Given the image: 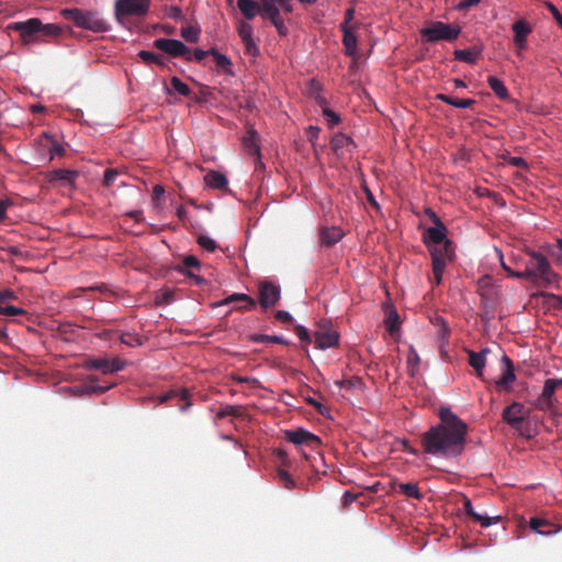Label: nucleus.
<instances>
[{
    "instance_id": "nucleus-37",
    "label": "nucleus",
    "mask_w": 562,
    "mask_h": 562,
    "mask_svg": "<svg viewBox=\"0 0 562 562\" xmlns=\"http://www.w3.org/2000/svg\"><path fill=\"white\" fill-rule=\"evenodd\" d=\"M61 33V27L57 24L48 23L43 24V27L40 33L41 37H56L59 36Z\"/></svg>"
},
{
    "instance_id": "nucleus-9",
    "label": "nucleus",
    "mask_w": 562,
    "mask_h": 562,
    "mask_svg": "<svg viewBox=\"0 0 562 562\" xmlns=\"http://www.w3.org/2000/svg\"><path fill=\"white\" fill-rule=\"evenodd\" d=\"M43 23L37 18H32L26 21H19L10 24L9 29L20 34L21 40L25 43H32L40 38V33Z\"/></svg>"
},
{
    "instance_id": "nucleus-47",
    "label": "nucleus",
    "mask_w": 562,
    "mask_h": 562,
    "mask_svg": "<svg viewBox=\"0 0 562 562\" xmlns=\"http://www.w3.org/2000/svg\"><path fill=\"white\" fill-rule=\"evenodd\" d=\"M419 361L420 359L418 353L416 352L415 349L411 348V351L407 357V367L412 375L414 374L415 369L418 367Z\"/></svg>"
},
{
    "instance_id": "nucleus-21",
    "label": "nucleus",
    "mask_w": 562,
    "mask_h": 562,
    "mask_svg": "<svg viewBox=\"0 0 562 562\" xmlns=\"http://www.w3.org/2000/svg\"><path fill=\"white\" fill-rule=\"evenodd\" d=\"M529 528L541 536H550L560 531V525H557L541 517H532L529 520Z\"/></svg>"
},
{
    "instance_id": "nucleus-49",
    "label": "nucleus",
    "mask_w": 562,
    "mask_h": 562,
    "mask_svg": "<svg viewBox=\"0 0 562 562\" xmlns=\"http://www.w3.org/2000/svg\"><path fill=\"white\" fill-rule=\"evenodd\" d=\"M294 331H295V334L297 335V337L300 338V340H301L302 342H305V344H307V345H308V344H311V341H312V337H311V335H310V333H308L307 328H305V327H304V326H302V325H296V326L294 327Z\"/></svg>"
},
{
    "instance_id": "nucleus-52",
    "label": "nucleus",
    "mask_w": 562,
    "mask_h": 562,
    "mask_svg": "<svg viewBox=\"0 0 562 562\" xmlns=\"http://www.w3.org/2000/svg\"><path fill=\"white\" fill-rule=\"evenodd\" d=\"M306 402H307V404L313 406L318 414H321L323 416H327L328 408L325 405H323L321 402H318L317 400H315L313 397H307Z\"/></svg>"
},
{
    "instance_id": "nucleus-5",
    "label": "nucleus",
    "mask_w": 562,
    "mask_h": 562,
    "mask_svg": "<svg viewBox=\"0 0 562 562\" xmlns=\"http://www.w3.org/2000/svg\"><path fill=\"white\" fill-rule=\"evenodd\" d=\"M280 8L285 13L294 10L293 0H266L263 3V20H269L280 36H286L289 30L280 13Z\"/></svg>"
},
{
    "instance_id": "nucleus-18",
    "label": "nucleus",
    "mask_w": 562,
    "mask_h": 562,
    "mask_svg": "<svg viewBox=\"0 0 562 562\" xmlns=\"http://www.w3.org/2000/svg\"><path fill=\"white\" fill-rule=\"evenodd\" d=\"M463 510L464 513L472 518L473 521L481 525L483 528H487L493 524H497L501 520V516H487L486 514H482L476 512L469 497L463 495Z\"/></svg>"
},
{
    "instance_id": "nucleus-1",
    "label": "nucleus",
    "mask_w": 562,
    "mask_h": 562,
    "mask_svg": "<svg viewBox=\"0 0 562 562\" xmlns=\"http://www.w3.org/2000/svg\"><path fill=\"white\" fill-rule=\"evenodd\" d=\"M440 423L422 436V446L428 454L445 459L457 458L465 449L468 426L449 407H440Z\"/></svg>"
},
{
    "instance_id": "nucleus-32",
    "label": "nucleus",
    "mask_w": 562,
    "mask_h": 562,
    "mask_svg": "<svg viewBox=\"0 0 562 562\" xmlns=\"http://www.w3.org/2000/svg\"><path fill=\"white\" fill-rule=\"evenodd\" d=\"M398 490L402 494H404L407 497H412L415 499H422L424 497L417 483H398Z\"/></svg>"
},
{
    "instance_id": "nucleus-54",
    "label": "nucleus",
    "mask_w": 562,
    "mask_h": 562,
    "mask_svg": "<svg viewBox=\"0 0 562 562\" xmlns=\"http://www.w3.org/2000/svg\"><path fill=\"white\" fill-rule=\"evenodd\" d=\"M507 162L514 167L520 168V169H527L528 164L522 157H514L509 156L506 158Z\"/></svg>"
},
{
    "instance_id": "nucleus-55",
    "label": "nucleus",
    "mask_w": 562,
    "mask_h": 562,
    "mask_svg": "<svg viewBox=\"0 0 562 562\" xmlns=\"http://www.w3.org/2000/svg\"><path fill=\"white\" fill-rule=\"evenodd\" d=\"M321 128L318 126L310 125L306 130L307 139L315 146V142L318 138Z\"/></svg>"
},
{
    "instance_id": "nucleus-44",
    "label": "nucleus",
    "mask_w": 562,
    "mask_h": 562,
    "mask_svg": "<svg viewBox=\"0 0 562 562\" xmlns=\"http://www.w3.org/2000/svg\"><path fill=\"white\" fill-rule=\"evenodd\" d=\"M209 54H211V49L210 50H204L202 48H195L193 52H191L189 49V54H186L184 56V59L188 60V61H191V60H198V61H201L203 60Z\"/></svg>"
},
{
    "instance_id": "nucleus-17",
    "label": "nucleus",
    "mask_w": 562,
    "mask_h": 562,
    "mask_svg": "<svg viewBox=\"0 0 562 562\" xmlns=\"http://www.w3.org/2000/svg\"><path fill=\"white\" fill-rule=\"evenodd\" d=\"M432 221L435 223V226L428 227L424 240L427 245L434 244V246L441 245L446 243L447 239V227L445 224L439 220V217L432 213Z\"/></svg>"
},
{
    "instance_id": "nucleus-16",
    "label": "nucleus",
    "mask_w": 562,
    "mask_h": 562,
    "mask_svg": "<svg viewBox=\"0 0 562 562\" xmlns=\"http://www.w3.org/2000/svg\"><path fill=\"white\" fill-rule=\"evenodd\" d=\"M528 411L519 402H513L502 414L504 422L514 428H517L528 416Z\"/></svg>"
},
{
    "instance_id": "nucleus-31",
    "label": "nucleus",
    "mask_w": 562,
    "mask_h": 562,
    "mask_svg": "<svg viewBox=\"0 0 562 562\" xmlns=\"http://www.w3.org/2000/svg\"><path fill=\"white\" fill-rule=\"evenodd\" d=\"M487 83L499 100L507 101L509 99L508 90L501 79L490 76L487 78Z\"/></svg>"
},
{
    "instance_id": "nucleus-2",
    "label": "nucleus",
    "mask_w": 562,
    "mask_h": 562,
    "mask_svg": "<svg viewBox=\"0 0 562 562\" xmlns=\"http://www.w3.org/2000/svg\"><path fill=\"white\" fill-rule=\"evenodd\" d=\"M528 260L521 272H513L512 278L526 279L541 285H549L558 280V274L553 271L548 258L536 250L526 251Z\"/></svg>"
},
{
    "instance_id": "nucleus-34",
    "label": "nucleus",
    "mask_w": 562,
    "mask_h": 562,
    "mask_svg": "<svg viewBox=\"0 0 562 562\" xmlns=\"http://www.w3.org/2000/svg\"><path fill=\"white\" fill-rule=\"evenodd\" d=\"M277 477L286 490H293L296 486L295 481L285 469L279 468L277 470Z\"/></svg>"
},
{
    "instance_id": "nucleus-64",
    "label": "nucleus",
    "mask_w": 562,
    "mask_h": 562,
    "mask_svg": "<svg viewBox=\"0 0 562 562\" xmlns=\"http://www.w3.org/2000/svg\"><path fill=\"white\" fill-rule=\"evenodd\" d=\"M555 248L559 250V254H554L557 261L562 265V239H558L555 244Z\"/></svg>"
},
{
    "instance_id": "nucleus-26",
    "label": "nucleus",
    "mask_w": 562,
    "mask_h": 562,
    "mask_svg": "<svg viewBox=\"0 0 562 562\" xmlns=\"http://www.w3.org/2000/svg\"><path fill=\"white\" fill-rule=\"evenodd\" d=\"M344 237V232L339 227H325L321 231V241L325 246H333Z\"/></svg>"
},
{
    "instance_id": "nucleus-11",
    "label": "nucleus",
    "mask_w": 562,
    "mask_h": 562,
    "mask_svg": "<svg viewBox=\"0 0 562 562\" xmlns=\"http://www.w3.org/2000/svg\"><path fill=\"white\" fill-rule=\"evenodd\" d=\"M562 386V379H548L537 398L535 406L540 411H549L553 407V395Z\"/></svg>"
},
{
    "instance_id": "nucleus-50",
    "label": "nucleus",
    "mask_w": 562,
    "mask_h": 562,
    "mask_svg": "<svg viewBox=\"0 0 562 562\" xmlns=\"http://www.w3.org/2000/svg\"><path fill=\"white\" fill-rule=\"evenodd\" d=\"M119 175L120 172L116 169H106L104 171L103 186L111 187L119 177Z\"/></svg>"
},
{
    "instance_id": "nucleus-46",
    "label": "nucleus",
    "mask_w": 562,
    "mask_h": 562,
    "mask_svg": "<svg viewBox=\"0 0 562 562\" xmlns=\"http://www.w3.org/2000/svg\"><path fill=\"white\" fill-rule=\"evenodd\" d=\"M0 314L5 315V316H18V315H25L26 312L21 307H16V306H12V305L4 306V305L0 304Z\"/></svg>"
},
{
    "instance_id": "nucleus-4",
    "label": "nucleus",
    "mask_w": 562,
    "mask_h": 562,
    "mask_svg": "<svg viewBox=\"0 0 562 562\" xmlns=\"http://www.w3.org/2000/svg\"><path fill=\"white\" fill-rule=\"evenodd\" d=\"M151 0H115L114 18L125 26L128 18H143L148 14Z\"/></svg>"
},
{
    "instance_id": "nucleus-39",
    "label": "nucleus",
    "mask_w": 562,
    "mask_h": 562,
    "mask_svg": "<svg viewBox=\"0 0 562 562\" xmlns=\"http://www.w3.org/2000/svg\"><path fill=\"white\" fill-rule=\"evenodd\" d=\"M211 55L214 57V61L217 67L226 69V70L229 69L232 63L226 55L220 53L218 50H216L214 48L211 49Z\"/></svg>"
},
{
    "instance_id": "nucleus-8",
    "label": "nucleus",
    "mask_w": 562,
    "mask_h": 562,
    "mask_svg": "<svg viewBox=\"0 0 562 562\" xmlns=\"http://www.w3.org/2000/svg\"><path fill=\"white\" fill-rule=\"evenodd\" d=\"M339 334L334 328L330 321L323 319L317 323V329L314 331V344L318 349H328L337 346Z\"/></svg>"
},
{
    "instance_id": "nucleus-48",
    "label": "nucleus",
    "mask_w": 562,
    "mask_h": 562,
    "mask_svg": "<svg viewBox=\"0 0 562 562\" xmlns=\"http://www.w3.org/2000/svg\"><path fill=\"white\" fill-rule=\"evenodd\" d=\"M323 114L329 126L337 125L340 122V116L330 108H323Z\"/></svg>"
},
{
    "instance_id": "nucleus-10",
    "label": "nucleus",
    "mask_w": 562,
    "mask_h": 562,
    "mask_svg": "<svg viewBox=\"0 0 562 562\" xmlns=\"http://www.w3.org/2000/svg\"><path fill=\"white\" fill-rule=\"evenodd\" d=\"M243 146L245 151L255 157V170L265 168L263 162L261 161V151L259 145V135L254 127H249L247 130L246 135L243 137Z\"/></svg>"
},
{
    "instance_id": "nucleus-60",
    "label": "nucleus",
    "mask_w": 562,
    "mask_h": 562,
    "mask_svg": "<svg viewBox=\"0 0 562 562\" xmlns=\"http://www.w3.org/2000/svg\"><path fill=\"white\" fill-rule=\"evenodd\" d=\"M12 205L10 200H0V223H2L7 218V210Z\"/></svg>"
},
{
    "instance_id": "nucleus-20",
    "label": "nucleus",
    "mask_w": 562,
    "mask_h": 562,
    "mask_svg": "<svg viewBox=\"0 0 562 562\" xmlns=\"http://www.w3.org/2000/svg\"><path fill=\"white\" fill-rule=\"evenodd\" d=\"M125 367V361L120 358L112 359H92L89 361V368L100 370L104 374L114 373L123 370Z\"/></svg>"
},
{
    "instance_id": "nucleus-45",
    "label": "nucleus",
    "mask_w": 562,
    "mask_h": 562,
    "mask_svg": "<svg viewBox=\"0 0 562 562\" xmlns=\"http://www.w3.org/2000/svg\"><path fill=\"white\" fill-rule=\"evenodd\" d=\"M55 176L59 180L71 183L75 181V179L77 177V172L72 171V170H67V169H58L55 171Z\"/></svg>"
},
{
    "instance_id": "nucleus-61",
    "label": "nucleus",
    "mask_w": 562,
    "mask_h": 562,
    "mask_svg": "<svg viewBox=\"0 0 562 562\" xmlns=\"http://www.w3.org/2000/svg\"><path fill=\"white\" fill-rule=\"evenodd\" d=\"M64 151H65V149L59 143L53 142V144L49 148L50 158H54V156H61L64 154Z\"/></svg>"
},
{
    "instance_id": "nucleus-28",
    "label": "nucleus",
    "mask_w": 562,
    "mask_h": 562,
    "mask_svg": "<svg viewBox=\"0 0 562 562\" xmlns=\"http://www.w3.org/2000/svg\"><path fill=\"white\" fill-rule=\"evenodd\" d=\"M342 31V44L345 46L346 55L355 56L357 53V36L355 34V29H341Z\"/></svg>"
},
{
    "instance_id": "nucleus-22",
    "label": "nucleus",
    "mask_w": 562,
    "mask_h": 562,
    "mask_svg": "<svg viewBox=\"0 0 562 562\" xmlns=\"http://www.w3.org/2000/svg\"><path fill=\"white\" fill-rule=\"evenodd\" d=\"M330 146L333 151L340 157L345 156L347 153H351L355 144L351 137L342 133H337L331 137Z\"/></svg>"
},
{
    "instance_id": "nucleus-38",
    "label": "nucleus",
    "mask_w": 562,
    "mask_h": 562,
    "mask_svg": "<svg viewBox=\"0 0 562 562\" xmlns=\"http://www.w3.org/2000/svg\"><path fill=\"white\" fill-rule=\"evenodd\" d=\"M385 325H386V328L387 330L390 331V334H394L395 331L398 330L400 328V321H398V314L396 313V311H391L389 314H387V317L385 319Z\"/></svg>"
},
{
    "instance_id": "nucleus-23",
    "label": "nucleus",
    "mask_w": 562,
    "mask_h": 562,
    "mask_svg": "<svg viewBox=\"0 0 562 562\" xmlns=\"http://www.w3.org/2000/svg\"><path fill=\"white\" fill-rule=\"evenodd\" d=\"M172 398L179 400V409L181 412H187L192 405V403L190 401V393L188 392L187 389L171 390V391L162 394L159 397V402L166 403Z\"/></svg>"
},
{
    "instance_id": "nucleus-7",
    "label": "nucleus",
    "mask_w": 562,
    "mask_h": 562,
    "mask_svg": "<svg viewBox=\"0 0 562 562\" xmlns=\"http://www.w3.org/2000/svg\"><path fill=\"white\" fill-rule=\"evenodd\" d=\"M460 33L461 27L459 24H447L440 21L432 22L420 31L422 36L430 43L439 41L452 42L459 37Z\"/></svg>"
},
{
    "instance_id": "nucleus-58",
    "label": "nucleus",
    "mask_w": 562,
    "mask_h": 562,
    "mask_svg": "<svg viewBox=\"0 0 562 562\" xmlns=\"http://www.w3.org/2000/svg\"><path fill=\"white\" fill-rule=\"evenodd\" d=\"M15 299H16V294L12 290L0 291V304L1 305H3L4 302L12 301Z\"/></svg>"
},
{
    "instance_id": "nucleus-3",
    "label": "nucleus",
    "mask_w": 562,
    "mask_h": 562,
    "mask_svg": "<svg viewBox=\"0 0 562 562\" xmlns=\"http://www.w3.org/2000/svg\"><path fill=\"white\" fill-rule=\"evenodd\" d=\"M65 19L71 21L76 26L92 32H106L109 24L100 18L97 11H86L78 8L65 9L61 11Z\"/></svg>"
},
{
    "instance_id": "nucleus-56",
    "label": "nucleus",
    "mask_w": 562,
    "mask_h": 562,
    "mask_svg": "<svg viewBox=\"0 0 562 562\" xmlns=\"http://www.w3.org/2000/svg\"><path fill=\"white\" fill-rule=\"evenodd\" d=\"M182 263H183L184 269H191V268L199 269L200 268V261L194 256L184 257Z\"/></svg>"
},
{
    "instance_id": "nucleus-36",
    "label": "nucleus",
    "mask_w": 562,
    "mask_h": 562,
    "mask_svg": "<svg viewBox=\"0 0 562 562\" xmlns=\"http://www.w3.org/2000/svg\"><path fill=\"white\" fill-rule=\"evenodd\" d=\"M171 90L180 95H189L190 88L178 77H172L170 80Z\"/></svg>"
},
{
    "instance_id": "nucleus-43",
    "label": "nucleus",
    "mask_w": 562,
    "mask_h": 562,
    "mask_svg": "<svg viewBox=\"0 0 562 562\" xmlns=\"http://www.w3.org/2000/svg\"><path fill=\"white\" fill-rule=\"evenodd\" d=\"M120 340L122 344L130 346V347H135V346L142 345L140 338L137 335L131 334V333H122L120 335Z\"/></svg>"
},
{
    "instance_id": "nucleus-25",
    "label": "nucleus",
    "mask_w": 562,
    "mask_h": 562,
    "mask_svg": "<svg viewBox=\"0 0 562 562\" xmlns=\"http://www.w3.org/2000/svg\"><path fill=\"white\" fill-rule=\"evenodd\" d=\"M483 48L481 46H473L468 49H456L453 55L454 59L467 64H475L482 55Z\"/></svg>"
},
{
    "instance_id": "nucleus-19",
    "label": "nucleus",
    "mask_w": 562,
    "mask_h": 562,
    "mask_svg": "<svg viewBox=\"0 0 562 562\" xmlns=\"http://www.w3.org/2000/svg\"><path fill=\"white\" fill-rule=\"evenodd\" d=\"M238 34L245 45L246 53L256 57L259 55V47L254 38V29L248 22H240L238 26Z\"/></svg>"
},
{
    "instance_id": "nucleus-51",
    "label": "nucleus",
    "mask_w": 562,
    "mask_h": 562,
    "mask_svg": "<svg viewBox=\"0 0 562 562\" xmlns=\"http://www.w3.org/2000/svg\"><path fill=\"white\" fill-rule=\"evenodd\" d=\"M319 91H321V85L318 81L316 80H311L310 81V87H308V92L311 94H315V102L317 103H325V100L321 98L319 95Z\"/></svg>"
},
{
    "instance_id": "nucleus-33",
    "label": "nucleus",
    "mask_w": 562,
    "mask_h": 562,
    "mask_svg": "<svg viewBox=\"0 0 562 562\" xmlns=\"http://www.w3.org/2000/svg\"><path fill=\"white\" fill-rule=\"evenodd\" d=\"M250 340L254 341V342H274V344H280V345H284V346H288L290 342L283 338L282 336H277V335H263V334H255V335H251L250 337Z\"/></svg>"
},
{
    "instance_id": "nucleus-63",
    "label": "nucleus",
    "mask_w": 562,
    "mask_h": 562,
    "mask_svg": "<svg viewBox=\"0 0 562 562\" xmlns=\"http://www.w3.org/2000/svg\"><path fill=\"white\" fill-rule=\"evenodd\" d=\"M233 380L236 381L237 383L239 384H244V383H257L258 381L254 378H249V376H240V375H234L233 376Z\"/></svg>"
},
{
    "instance_id": "nucleus-24",
    "label": "nucleus",
    "mask_w": 562,
    "mask_h": 562,
    "mask_svg": "<svg viewBox=\"0 0 562 562\" xmlns=\"http://www.w3.org/2000/svg\"><path fill=\"white\" fill-rule=\"evenodd\" d=\"M513 32H514V42L515 44L524 49L526 47V44H527V36L529 33H531V27L530 25L524 21V20H519L517 22H515L513 24Z\"/></svg>"
},
{
    "instance_id": "nucleus-41",
    "label": "nucleus",
    "mask_w": 562,
    "mask_h": 562,
    "mask_svg": "<svg viewBox=\"0 0 562 562\" xmlns=\"http://www.w3.org/2000/svg\"><path fill=\"white\" fill-rule=\"evenodd\" d=\"M139 57L142 60H144L147 64H157V65H164V58L153 52L149 50H140Z\"/></svg>"
},
{
    "instance_id": "nucleus-59",
    "label": "nucleus",
    "mask_w": 562,
    "mask_h": 562,
    "mask_svg": "<svg viewBox=\"0 0 562 562\" xmlns=\"http://www.w3.org/2000/svg\"><path fill=\"white\" fill-rule=\"evenodd\" d=\"M276 319H278L281 323H291L293 321L291 314L286 311H278L274 314Z\"/></svg>"
},
{
    "instance_id": "nucleus-14",
    "label": "nucleus",
    "mask_w": 562,
    "mask_h": 562,
    "mask_svg": "<svg viewBox=\"0 0 562 562\" xmlns=\"http://www.w3.org/2000/svg\"><path fill=\"white\" fill-rule=\"evenodd\" d=\"M516 380L514 362L504 355L502 357V374L495 382L498 392L512 390V384Z\"/></svg>"
},
{
    "instance_id": "nucleus-30",
    "label": "nucleus",
    "mask_w": 562,
    "mask_h": 562,
    "mask_svg": "<svg viewBox=\"0 0 562 562\" xmlns=\"http://www.w3.org/2000/svg\"><path fill=\"white\" fill-rule=\"evenodd\" d=\"M204 181L212 189H225L228 184L226 177L218 171H210L205 175Z\"/></svg>"
},
{
    "instance_id": "nucleus-29",
    "label": "nucleus",
    "mask_w": 562,
    "mask_h": 562,
    "mask_svg": "<svg viewBox=\"0 0 562 562\" xmlns=\"http://www.w3.org/2000/svg\"><path fill=\"white\" fill-rule=\"evenodd\" d=\"M233 302H243L244 305L239 307V310L250 311L254 310L257 305L256 301L249 296L248 294L244 293H234L229 296H227L222 304H231Z\"/></svg>"
},
{
    "instance_id": "nucleus-12",
    "label": "nucleus",
    "mask_w": 562,
    "mask_h": 562,
    "mask_svg": "<svg viewBox=\"0 0 562 562\" xmlns=\"http://www.w3.org/2000/svg\"><path fill=\"white\" fill-rule=\"evenodd\" d=\"M284 438L289 442H292L296 446L304 445L312 449H316L321 446V439L316 435H314L303 428H297L294 430H286L284 432Z\"/></svg>"
},
{
    "instance_id": "nucleus-62",
    "label": "nucleus",
    "mask_w": 562,
    "mask_h": 562,
    "mask_svg": "<svg viewBox=\"0 0 562 562\" xmlns=\"http://www.w3.org/2000/svg\"><path fill=\"white\" fill-rule=\"evenodd\" d=\"M165 194V188L160 184H156L153 189V199L158 201Z\"/></svg>"
},
{
    "instance_id": "nucleus-57",
    "label": "nucleus",
    "mask_w": 562,
    "mask_h": 562,
    "mask_svg": "<svg viewBox=\"0 0 562 562\" xmlns=\"http://www.w3.org/2000/svg\"><path fill=\"white\" fill-rule=\"evenodd\" d=\"M353 18H355V9L351 7L346 10L345 20L341 23L340 29H353L352 26H350V23L353 20Z\"/></svg>"
},
{
    "instance_id": "nucleus-40",
    "label": "nucleus",
    "mask_w": 562,
    "mask_h": 562,
    "mask_svg": "<svg viewBox=\"0 0 562 562\" xmlns=\"http://www.w3.org/2000/svg\"><path fill=\"white\" fill-rule=\"evenodd\" d=\"M181 36L189 43H196L200 38V30L194 26L183 27Z\"/></svg>"
},
{
    "instance_id": "nucleus-13",
    "label": "nucleus",
    "mask_w": 562,
    "mask_h": 562,
    "mask_svg": "<svg viewBox=\"0 0 562 562\" xmlns=\"http://www.w3.org/2000/svg\"><path fill=\"white\" fill-rule=\"evenodd\" d=\"M281 297L280 288L270 281L259 283V304L267 310L274 306Z\"/></svg>"
},
{
    "instance_id": "nucleus-42",
    "label": "nucleus",
    "mask_w": 562,
    "mask_h": 562,
    "mask_svg": "<svg viewBox=\"0 0 562 562\" xmlns=\"http://www.w3.org/2000/svg\"><path fill=\"white\" fill-rule=\"evenodd\" d=\"M196 243L209 252H213L217 248L216 241L206 235H199Z\"/></svg>"
},
{
    "instance_id": "nucleus-27",
    "label": "nucleus",
    "mask_w": 562,
    "mask_h": 562,
    "mask_svg": "<svg viewBox=\"0 0 562 562\" xmlns=\"http://www.w3.org/2000/svg\"><path fill=\"white\" fill-rule=\"evenodd\" d=\"M488 352V349H484L481 352H475L472 350L468 351L469 355V364L475 370L476 375L479 378L483 376V370L485 367V353Z\"/></svg>"
},
{
    "instance_id": "nucleus-15",
    "label": "nucleus",
    "mask_w": 562,
    "mask_h": 562,
    "mask_svg": "<svg viewBox=\"0 0 562 562\" xmlns=\"http://www.w3.org/2000/svg\"><path fill=\"white\" fill-rule=\"evenodd\" d=\"M154 46L171 57H183L189 54L187 47L181 41L175 38H157L154 41Z\"/></svg>"
},
{
    "instance_id": "nucleus-35",
    "label": "nucleus",
    "mask_w": 562,
    "mask_h": 562,
    "mask_svg": "<svg viewBox=\"0 0 562 562\" xmlns=\"http://www.w3.org/2000/svg\"><path fill=\"white\" fill-rule=\"evenodd\" d=\"M240 415H241L240 406H233V405H228V404L222 406L216 413V417L218 419H223L227 416L239 417Z\"/></svg>"
},
{
    "instance_id": "nucleus-53",
    "label": "nucleus",
    "mask_w": 562,
    "mask_h": 562,
    "mask_svg": "<svg viewBox=\"0 0 562 562\" xmlns=\"http://www.w3.org/2000/svg\"><path fill=\"white\" fill-rule=\"evenodd\" d=\"M85 389L87 393H104L111 389V385H98L93 383V380H91L89 384L85 385Z\"/></svg>"
},
{
    "instance_id": "nucleus-6",
    "label": "nucleus",
    "mask_w": 562,
    "mask_h": 562,
    "mask_svg": "<svg viewBox=\"0 0 562 562\" xmlns=\"http://www.w3.org/2000/svg\"><path fill=\"white\" fill-rule=\"evenodd\" d=\"M431 255V266H432V279L431 283L434 285H439L442 280V274L445 272L446 266L448 261L452 260L453 249L452 243L450 240H446V243L437 246H431L429 248Z\"/></svg>"
}]
</instances>
